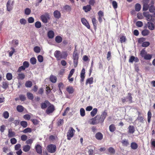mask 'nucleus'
Returning <instances> with one entry per match:
<instances>
[{
    "label": "nucleus",
    "instance_id": "nucleus-1",
    "mask_svg": "<svg viewBox=\"0 0 155 155\" xmlns=\"http://www.w3.org/2000/svg\"><path fill=\"white\" fill-rule=\"evenodd\" d=\"M75 132V130L72 127H70L67 132V139L69 140H70L71 138L73 137Z\"/></svg>",
    "mask_w": 155,
    "mask_h": 155
},
{
    "label": "nucleus",
    "instance_id": "nucleus-2",
    "mask_svg": "<svg viewBox=\"0 0 155 155\" xmlns=\"http://www.w3.org/2000/svg\"><path fill=\"white\" fill-rule=\"evenodd\" d=\"M47 150L50 153H54L56 150V147L55 145L52 144H50L48 146Z\"/></svg>",
    "mask_w": 155,
    "mask_h": 155
},
{
    "label": "nucleus",
    "instance_id": "nucleus-3",
    "mask_svg": "<svg viewBox=\"0 0 155 155\" xmlns=\"http://www.w3.org/2000/svg\"><path fill=\"white\" fill-rule=\"evenodd\" d=\"M73 59L74 66V67L75 68L77 66L78 64V56L77 53L75 51L73 53Z\"/></svg>",
    "mask_w": 155,
    "mask_h": 155
},
{
    "label": "nucleus",
    "instance_id": "nucleus-4",
    "mask_svg": "<svg viewBox=\"0 0 155 155\" xmlns=\"http://www.w3.org/2000/svg\"><path fill=\"white\" fill-rule=\"evenodd\" d=\"M13 1L11 0L8 1L6 5L7 10L9 12L11 11L13 8Z\"/></svg>",
    "mask_w": 155,
    "mask_h": 155
},
{
    "label": "nucleus",
    "instance_id": "nucleus-5",
    "mask_svg": "<svg viewBox=\"0 0 155 155\" xmlns=\"http://www.w3.org/2000/svg\"><path fill=\"white\" fill-rule=\"evenodd\" d=\"M42 21L44 23L48 22V20L49 19V15L48 13H46L45 15H42L41 17Z\"/></svg>",
    "mask_w": 155,
    "mask_h": 155
},
{
    "label": "nucleus",
    "instance_id": "nucleus-6",
    "mask_svg": "<svg viewBox=\"0 0 155 155\" xmlns=\"http://www.w3.org/2000/svg\"><path fill=\"white\" fill-rule=\"evenodd\" d=\"M143 11H147L149 7V0H143Z\"/></svg>",
    "mask_w": 155,
    "mask_h": 155
},
{
    "label": "nucleus",
    "instance_id": "nucleus-7",
    "mask_svg": "<svg viewBox=\"0 0 155 155\" xmlns=\"http://www.w3.org/2000/svg\"><path fill=\"white\" fill-rule=\"evenodd\" d=\"M99 117L98 116H95L94 117L92 118L91 119V122H90V124L92 125L96 124H98L99 121L98 120V118Z\"/></svg>",
    "mask_w": 155,
    "mask_h": 155
},
{
    "label": "nucleus",
    "instance_id": "nucleus-8",
    "mask_svg": "<svg viewBox=\"0 0 155 155\" xmlns=\"http://www.w3.org/2000/svg\"><path fill=\"white\" fill-rule=\"evenodd\" d=\"M54 110V106L50 104V105L48 106L46 110V112L47 114H49L52 113Z\"/></svg>",
    "mask_w": 155,
    "mask_h": 155
},
{
    "label": "nucleus",
    "instance_id": "nucleus-9",
    "mask_svg": "<svg viewBox=\"0 0 155 155\" xmlns=\"http://www.w3.org/2000/svg\"><path fill=\"white\" fill-rule=\"evenodd\" d=\"M143 14V16L146 18L147 21H150L152 19V16L151 15L149 14L148 12H144Z\"/></svg>",
    "mask_w": 155,
    "mask_h": 155
},
{
    "label": "nucleus",
    "instance_id": "nucleus-10",
    "mask_svg": "<svg viewBox=\"0 0 155 155\" xmlns=\"http://www.w3.org/2000/svg\"><path fill=\"white\" fill-rule=\"evenodd\" d=\"M81 21L82 23L87 28H90V26L87 20L84 18H82L81 19Z\"/></svg>",
    "mask_w": 155,
    "mask_h": 155
},
{
    "label": "nucleus",
    "instance_id": "nucleus-11",
    "mask_svg": "<svg viewBox=\"0 0 155 155\" xmlns=\"http://www.w3.org/2000/svg\"><path fill=\"white\" fill-rule=\"evenodd\" d=\"M154 2L153 1H151L150 3L149 4V10L150 12H153L155 11L154 8L153 6Z\"/></svg>",
    "mask_w": 155,
    "mask_h": 155
},
{
    "label": "nucleus",
    "instance_id": "nucleus-12",
    "mask_svg": "<svg viewBox=\"0 0 155 155\" xmlns=\"http://www.w3.org/2000/svg\"><path fill=\"white\" fill-rule=\"evenodd\" d=\"M50 104L49 102L47 101H45V102L42 103L41 104V108L42 109L46 108L47 107L50 105Z\"/></svg>",
    "mask_w": 155,
    "mask_h": 155
},
{
    "label": "nucleus",
    "instance_id": "nucleus-13",
    "mask_svg": "<svg viewBox=\"0 0 155 155\" xmlns=\"http://www.w3.org/2000/svg\"><path fill=\"white\" fill-rule=\"evenodd\" d=\"M98 20L100 23H101L102 21V18L104 16V13L101 11H99L98 13Z\"/></svg>",
    "mask_w": 155,
    "mask_h": 155
},
{
    "label": "nucleus",
    "instance_id": "nucleus-14",
    "mask_svg": "<svg viewBox=\"0 0 155 155\" xmlns=\"http://www.w3.org/2000/svg\"><path fill=\"white\" fill-rule=\"evenodd\" d=\"M54 17L57 19L59 18L61 16V14L60 11L56 10L54 11L53 13Z\"/></svg>",
    "mask_w": 155,
    "mask_h": 155
},
{
    "label": "nucleus",
    "instance_id": "nucleus-15",
    "mask_svg": "<svg viewBox=\"0 0 155 155\" xmlns=\"http://www.w3.org/2000/svg\"><path fill=\"white\" fill-rule=\"evenodd\" d=\"M62 10L64 12H70L71 10V8L69 5H66L63 7Z\"/></svg>",
    "mask_w": 155,
    "mask_h": 155
},
{
    "label": "nucleus",
    "instance_id": "nucleus-16",
    "mask_svg": "<svg viewBox=\"0 0 155 155\" xmlns=\"http://www.w3.org/2000/svg\"><path fill=\"white\" fill-rule=\"evenodd\" d=\"M37 152L39 154L42 153V148L41 146L39 144H37L35 147Z\"/></svg>",
    "mask_w": 155,
    "mask_h": 155
},
{
    "label": "nucleus",
    "instance_id": "nucleus-17",
    "mask_svg": "<svg viewBox=\"0 0 155 155\" xmlns=\"http://www.w3.org/2000/svg\"><path fill=\"white\" fill-rule=\"evenodd\" d=\"M54 55L58 60H60L61 58V53L60 51H56L54 53Z\"/></svg>",
    "mask_w": 155,
    "mask_h": 155
},
{
    "label": "nucleus",
    "instance_id": "nucleus-18",
    "mask_svg": "<svg viewBox=\"0 0 155 155\" xmlns=\"http://www.w3.org/2000/svg\"><path fill=\"white\" fill-rule=\"evenodd\" d=\"M85 70L84 68H83L80 74V77L81 78V81L82 82L84 81L85 78Z\"/></svg>",
    "mask_w": 155,
    "mask_h": 155
},
{
    "label": "nucleus",
    "instance_id": "nucleus-19",
    "mask_svg": "<svg viewBox=\"0 0 155 155\" xmlns=\"http://www.w3.org/2000/svg\"><path fill=\"white\" fill-rule=\"evenodd\" d=\"M107 116V113L105 111L103 112L101 115L100 118V120L102 122H103Z\"/></svg>",
    "mask_w": 155,
    "mask_h": 155
},
{
    "label": "nucleus",
    "instance_id": "nucleus-20",
    "mask_svg": "<svg viewBox=\"0 0 155 155\" xmlns=\"http://www.w3.org/2000/svg\"><path fill=\"white\" fill-rule=\"evenodd\" d=\"M15 136V133L14 132L12 131L11 129L8 130V136L9 137H12Z\"/></svg>",
    "mask_w": 155,
    "mask_h": 155
},
{
    "label": "nucleus",
    "instance_id": "nucleus-21",
    "mask_svg": "<svg viewBox=\"0 0 155 155\" xmlns=\"http://www.w3.org/2000/svg\"><path fill=\"white\" fill-rule=\"evenodd\" d=\"M54 35V31L52 30L49 31L48 33V36L49 38H53Z\"/></svg>",
    "mask_w": 155,
    "mask_h": 155
},
{
    "label": "nucleus",
    "instance_id": "nucleus-22",
    "mask_svg": "<svg viewBox=\"0 0 155 155\" xmlns=\"http://www.w3.org/2000/svg\"><path fill=\"white\" fill-rule=\"evenodd\" d=\"M95 137L97 139L101 140L102 139L103 136L101 133L98 132L96 134Z\"/></svg>",
    "mask_w": 155,
    "mask_h": 155
},
{
    "label": "nucleus",
    "instance_id": "nucleus-23",
    "mask_svg": "<svg viewBox=\"0 0 155 155\" xmlns=\"http://www.w3.org/2000/svg\"><path fill=\"white\" fill-rule=\"evenodd\" d=\"M50 79L51 82L55 83L56 82L57 78L55 76L52 75L50 76Z\"/></svg>",
    "mask_w": 155,
    "mask_h": 155
},
{
    "label": "nucleus",
    "instance_id": "nucleus-24",
    "mask_svg": "<svg viewBox=\"0 0 155 155\" xmlns=\"http://www.w3.org/2000/svg\"><path fill=\"white\" fill-rule=\"evenodd\" d=\"M31 148V146L28 145H24L23 147V150L25 152L29 151Z\"/></svg>",
    "mask_w": 155,
    "mask_h": 155
},
{
    "label": "nucleus",
    "instance_id": "nucleus-25",
    "mask_svg": "<svg viewBox=\"0 0 155 155\" xmlns=\"http://www.w3.org/2000/svg\"><path fill=\"white\" fill-rule=\"evenodd\" d=\"M128 133L130 134H133L135 131V130L134 127L133 126L130 125L128 128Z\"/></svg>",
    "mask_w": 155,
    "mask_h": 155
},
{
    "label": "nucleus",
    "instance_id": "nucleus-26",
    "mask_svg": "<svg viewBox=\"0 0 155 155\" xmlns=\"http://www.w3.org/2000/svg\"><path fill=\"white\" fill-rule=\"evenodd\" d=\"M25 77V75L23 73H20L18 74V76L17 77V78L18 79L23 80L24 79Z\"/></svg>",
    "mask_w": 155,
    "mask_h": 155
},
{
    "label": "nucleus",
    "instance_id": "nucleus-27",
    "mask_svg": "<svg viewBox=\"0 0 155 155\" xmlns=\"http://www.w3.org/2000/svg\"><path fill=\"white\" fill-rule=\"evenodd\" d=\"M83 9L86 12L89 11L91 9V7L90 5H87L86 6L83 7Z\"/></svg>",
    "mask_w": 155,
    "mask_h": 155
},
{
    "label": "nucleus",
    "instance_id": "nucleus-28",
    "mask_svg": "<svg viewBox=\"0 0 155 155\" xmlns=\"http://www.w3.org/2000/svg\"><path fill=\"white\" fill-rule=\"evenodd\" d=\"M93 78H90L87 79L86 82V84L87 85L88 84H91L93 83Z\"/></svg>",
    "mask_w": 155,
    "mask_h": 155
},
{
    "label": "nucleus",
    "instance_id": "nucleus-29",
    "mask_svg": "<svg viewBox=\"0 0 155 155\" xmlns=\"http://www.w3.org/2000/svg\"><path fill=\"white\" fill-rule=\"evenodd\" d=\"M66 90L70 94H72L74 91V89L73 87L71 86L68 87L66 89Z\"/></svg>",
    "mask_w": 155,
    "mask_h": 155
},
{
    "label": "nucleus",
    "instance_id": "nucleus-30",
    "mask_svg": "<svg viewBox=\"0 0 155 155\" xmlns=\"http://www.w3.org/2000/svg\"><path fill=\"white\" fill-rule=\"evenodd\" d=\"M62 40V38L60 36L58 35L55 38V40L56 42L58 43H61Z\"/></svg>",
    "mask_w": 155,
    "mask_h": 155
},
{
    "label": "nucleus",
    "instance_id": "nucleus-31",
    "mask_svg": "<svg viewBox=\"0 0 155 155\" xmlns=\"http://www.w3.org/2000/svg\"><path fill=\"white\" fill-rule=\"evenodd\" d=\"M147 25L148 28L151 30H153L154 29V26L153 23L149 22L147 23Z\"/></svg>",
    "mask_w": 155,
    "mask_h": 155
},
{
    "label": "nucleus",
    "instance_id": "nucleus-32",
    "mask_svg": "<svg viewBox=\"0 0 155 155\" xmlns=\"http://www.w3.org/2000/svg\"><path fill=\"white\" fill-rule=\"evenodd\" d=\"M68 54L66 51L63 52L61 53V58L66 59L67 57Z\"/></svg>",
    "mask_w": 155,
    "mask_h": 155
},
{
    "label": "nucleus",
    "instance_id": "nucleus-33",
    "mask_svg": "<svg viewBox=\"0 0 155 155\" xmlns=\"http://www.w3.org/2000/svg\"><path fill=\"white\" fill-rule=\"evenodd\" d=\"M17 110L20 112H21L23 111L24 110V107H23L20 105H18L17 107Z\"/></svg>",
    "mask_w": 155,
    "mask_h": 155
},
{
    "label": "nucleus",
    "instance_id": "nucleus-34",
    "mask_svg": "<svg viewBox=\"0 0 155 155\" xmlns=\"http://www.w3.org/2000/svg\"><path fill=\"white\" fill-rule=\"evenodd\" d=\"M97 109L96 108H94L92 111L91 112V115L92 117L94 116L97 113Z\"/></svg>",
    "mask_w": 155,
    "mask_h": 155
},
{
    "label": "nucleus",
    "instance_id": "nucleus-35",
    "mask_svg": "<svg viewBox=\"0 0 155 155\" xmlns=\"http://www.w3.org/2000/svg\"><path fill=\"white\" fill-rule=\"evenodd\" d=\"M131 147L132 149L134 150L136 149L138 147V145L135 142H132L131 144Z\"/></svg>",
    "mask_w": 155,
    "mask_h": 155
},
{
    "label": "nucleus",
    "instance_id": "nucleus-36",
    "mask_svg": "<svg viewBox=\"0 0 155 155\" xmlns=\"http://www.w3.org/2000/svg\"><path fill=\"white\" fill-rule=\"evenodd\" d=\"M126 98L127 101L129 102L130 103H131L132 102V97L130 93H129L128 94V95Z\"/></svg>",
    "mask_w": 155,
    "mask_h": 155
},
{
    "label": "nucleus",
    "instance_id": "nucleus-37",
    "mask_svg": "<svg viewBox=\"0 0 155 155\" xmlns=\"http://www.w3.org/2000/svg\"><path fill=\"white\" fill-rule=\"evenodd\" d=\"M135 9L136 11H140L141 9V5L139 4H136L135 6Z\"/></svg>",
    "mask_w": 155,
    "mask_h": 155
},
{
    "label": "nucleus",
    "instance_id": "nucleus-38",
    "mask_svg": "<svg viewBox=\"0 0 155 155\" xmlns=\"http://www.w3.org/2000/svg\"><path fill=\"white\" fill-rule=\"evenodd\" d=\"M32 85V83L30 81H26L25 84V86L26 87H31Z\"/></svg>",
    "mask_w": 155,
    "mask_h": 155
},
{
    "label": "nucleus",
    "instance_id": "nucleus-39",
    "mask_svg": "<svg viewBox=\"0 0 155 155\" xmlns=\"http://www.w3.org/2000/svg\"><path fill=\"white\" fill-rule=\"evenodd\" d=\"M121 143L124 146H127L129 144L128 140L126 139L122 140Z\"/></svg>",
    "mask_w": 155,
    "mask_h": 155
},
{
    "label": "nucleus",
    "instance_id": "nucleus-40",
    "mask_svg": "<svg viewBox=\"0 0 155 155\" xmlns=\"http://www.w3.org/2000/svg\"><path fill=\"white\" fill-rule=\"evenodd\" d=\"M92 24L94 28H95L97 26V21L95 18H93L92 19Z\"/></svg>",
    "mask_w": 155,
    "mask_h": 155
},
{
    "label": "nucleus",
    "instance_id": "nucleus-41",
    "mask_svg": "<svg viewBox=\"0 0 155 155\" xmlns=\"http://www.w3.org/2000/svg\"><path fill=\"white\" fill-rule=\"evenodd\" d=\"M147 54V52L144 49H142L140 51V53L141 56L143 58H144V56H146Z\"/></svg>",
    "mask_w": 155,
    "mask_h": 155
},
{
    "label": "nucleus",
    "instance_id": "nucleus-42",
    "mask_svg": "<svg viewBox=\"0 0 155 155\" xmlns=\"http://www.w3.org/2000/svg\"><path fill=\"white\" fill-rule=\"evenodd\" d=\"M109 130L111 132H113L115 129V126L113 124H112L109 126Z\"/></svg>",
    "mask_w": 155,
    "mask_h": 155
},
{
    "label": "nucleus",
    "instance_id": "nucleus-43",
    "mask_svg": "<svg viewBox=\"0 0 155 155\" xmlns=\"http://www.w3.org/2000/svg\"><path fill=\"white\" fill-rule=\"evenodd\" d=\"M27 97L29 99L31 100H32L33 99V95L32 93L30 92H28L27 93Z\"/></svg>",
    "mask_w": 155,
    "mask_h": 155
},
{
    "label": "nucleus",
    "instance_id": "nucleus-44",
    "mask_svg": "<svg viewBox=\"0 0 155 155\" xmlns=\"http://www.w3.org/2000/svg\"><path fill=\"white\" fill-rule=\"evenodd\" d=\"M36 59L34 57L31 58L30 59V63L32 64H35L36 63Z\"/></svg>",
    "mask_w": 155,
    "mask_h": 155
},
{
    "label": "nucleus",
    "instance_id": "nucleus-45",
    "mask_svg": "<svg viewBox=\"0 0 155 155\" xmlns=\"http://www.w3.org/2000/svg\"><path fill=\"white\" fill-rule=\"evenodd\" d=\"M20 23L22 25H25L27 23V21L24 18H21L20 19Z\"/></svg>",
    "mask_w": 155,
    "mask_h": 155
},
{
    "label": "nucleus",
    "instance_id": "nucleus-46",
    "mask_svg": "<svg viewBox=\"0 0 155 155\" xmlns=\"http://www.w3.org/2000/svg\"><path fill=\"white\" fill-rule=\"evenodd\" d=\"M32 131L31 129L30 128H27L24 130H23L22 132L24 133H31Z\"/></svg>",
    "mask_w": 155,
    "mask_h": 155
},
{
    "label": "nucleus",
    "instance_id": "nucleus-47",
    "mask_svg": "<svg viewBox=\"0 0 155 155\" xmlns=\"http://www.w3.org/2000/svg\"><path fill=\"white\" fill-rule=\"evenodd\" d=\"M35 26L37 28H39L41 27V24L40 22L37 21L35 23Z\"/></svg>",
    "mask_w": 155,
    "mask_h": 155
},
{
    "label": "nucleus",
    "instance_id": "nucleus-48",
    "mask_svg": "<svg viewBox=\"0 0 155 155\" xmlns=\"http://www.w3.org/2000/svg\"><path fill=\"white\" fill-rule=\"evenodd\" d=\"M152 55L149 54H147L144 58L145 60H150L151 59Z\"/></svg>",
    "mask_w": 155,
    "mask_h": 155
},
{
    "label": "nucleus",
    "instance_id": "nucleus-49",
    "mask_svg": "<svg viewBox=\"0 0 155 155\" xmlns=\"http://www.w3.org/2000/svg\"><path fill=\"white\" fill-rule=\"evenodd\" d=\"M21 125L24 128L26 127L28 125V124L27 122L25 121H21L20 122Z\"/></svg>",
    "mask_w": 155,
    "mask_h": 155
},
{
    "label": "nucleus",
    "instance_id": "nucleus-50",
    "mask_svg": "<svg viewBox=\"0 0 155 155\" xmlns=\"http://www.w3.org/2000/svg\"><path fill=\"white\" fill-rule=\"evenodd\" d=\"M80 115L82 117H84L85 115V111L83 108H81L80 110Z\"/></svg>",
    "mask_w": 155,
    "mask_h": 155
},
{
    "label": "nucleus",
    "instance_id": "nucleus-51",
    "mask_svg": "<svg viewBox=\"0 0 155 155\" xmlns=\"http://www.w3.org/2000/svg\"><path fill=\"white\" fill-rule=\"evenodd\" d=\"M34 50L35 52L38 53L40 51L41 49L39 47L35 46L34 48Z\"/></svg>",
    "mask_w": 155,
    "mask_h": 155
},
{
    "label": "nucleus",
    "instance_id": "nucleus-52",
    "mask_svg": "<svg viewBox=\"0 0 155 155\" xmlns=\"http://www.w3.org/2000/svg\"><path fill=\"white\" fill-rule=\"evenodd\" d=\"M147 115H148V117H147L148 122V123H150V118L151 117V116H152L151 113L150 111H149L148 112Z\"/></svg>",
    "mask_w": 155,
    "mask_h": 155
},
{
    "label": "nucleus",
    "instance_id": "nucleus-53",
    "mask_svg": "<svg viewBox=\"0 0 155 155\" xmlns=\"http://www.w3.org/2000/svg\"><path fill=\"white\" fill-rule=\"evenodd\" d=\"M109 152L110 154L114 153L115 152V150L112 147H110L108 149Z\"/></svg>",
    "mask_w": 155,
    "mask_h": 155
},
{
    "label": "nucleus",
    "instance_id": "nucleus-54",
    "mask_svg": "<svg viewBox=\"0 0 155 155\" xmlns=\"http://www.w3.org/2000/svg\"><path fill=\"white\" fill-rule=\"evenodd\" d=\"M12 74L10 73H8L6 75V78L8 80H10L12 79Z\"/></svg>",
    "mask_w": 155,
    "mask_h": 155
},
{
    "label": "nucleus",
    "instance_id": "nucleus-55",
    "mask_svg": "<svg viewBox=\"0 0 155 155\" xmlns=\"http://www.w3.org/2000/svg\"><path fill=\"white\" fill-rule=\"evenodd\" d=\"M149 33V31L147 30H144L142 31V34L143 36H146Z\"/></svg>",
    "mask_w": 155,
    "mask_h": 155
},
{
    "label": "nucleus",
    "instance_id": "nucleus-56",
    "mask_svg": "<svg viewBox=\"0 0 155 155\" xmlns=\"http://www.w3.org/2000/svg\"><path fill=\"white\" fill-rule=\"evenodd\" d=\"M31 12V10L28 8H26L25 10V13L26 15H29Z\"/></svg>",
    "mask_w": 155,
    "mask_h": 155
},
{
    "label": "nucleus",
    "instance_id": "nucleus-57",
    "mask_svg": "<svg viewBox=\"0 0 155 155\" xmlns=\"http://www.w3.org/2000/svg\"><path fill=\"white\" fill-rule=\"evenodd\" d=\"M38 59L40 62H42L43 61V58L42 55H39L38 56Z\"/></svg>",
    "mask_w": 155,
    "mask_h": 155
},
{
    "label": "nucleus",
    "instance_id": "nucleus-58",
    "mask_svg": "<svg viewBox=\"0 0 155 155\" xmlns=\"http://www.w3.org/2000/svg\"><path fill=\"white\" fill-rule=\"evenodd\" d=\"M126 40L125 36H122L120 38V41L121 43L125 42Z\"/></svg>",
    "mask_w": 155,
    "mask_h": 155
},
{
    "label": "nucleus",
    "instance_id": "nucleus-59",
    "mask_svg": "<svg viewBox=\"0 0 155 155\" xmlns=\"http://www.w3.org/2000/svg\"><path fill=\"white\" fill-rule=\"evenodd\" d=\"M3 116L4 118H8L9 117V113L7 111L5 112L3 114Z\"/></svg>",
    "mask_w": 155,
    "mask_h": 155
},
{
    "label": "nucleus",
    "instance_id": "nucleus-60",
    "mask_svg": "<svg viewBox=\"0 0 155 155\" xmlns=\"http://www.w3.org/2000/svg\"><path fill=\"white\" fill-rule=\"evenodd\" d=\"M150 45V43L148 41L144 42H143L142 45V46L143 47H147Z\"/></svg>",
    "mask_w": 155,
    "mask_h": 155
},
{
    "label": "nucleus",
    "instance_id": "nucleus-61",
    "mask_svg": "<svg viewBox=\"0 0 155 155\" xmlns=\"http://www.w3.org/2000/svg\"><path fill=\"white\" fill-rule=\"evenodd\" d=\"M112 5L114 9H115L117 7V4L116 2L113 1L112 2Z\"/></svg>",
    "mask_w": 155,
    "mask_h": 155
},
{
    "label": "nucleus",
    "instance_id": "nucleus-62",
    "mask_svg": "<svg viewBox=\"0 0 155 155\" xmlns=\"http://www.w3.org/2000/svg\"><path fill=\"white\" fill-rule=\"evenodd\" d=\"M28 21L29 23H32L34 22V19L32 17H30L28 19Z\"/></svg>",
    "mask_w": 155,
    "mask_h": 155
},
{
    "label": "nucleus",
    "instance_id": "nucleus-63",
    "mask_svg": "<svg viewBox=\"0 0 155 155\" xmlns=\"http://www.w3.org/2000/svg\"><path fill=\"white\" fill-rule=\"evenodd\" d=\"M74 72V69H72L70 72V73L68 76V78H70Z\"/></svg>",
    "mask_w": 155,
    "mask_h": 155
},
{
    "label": "nucleus",
    "instance_id": "nucleus-64",
    "mask_svg": "<svg viewBox=\"0 0 155 155\" xmlns=\"http://www.w3.org/2000/svg\"><path fill=\"white\" fill-rule=\"evenodd\" d=\"M136 25L138 27H141L143 26V23L142 22L138 21L136 22Z\"/></svg>",
    "mask_w": 155,
    "mask_h": 155
}]
</instances>
